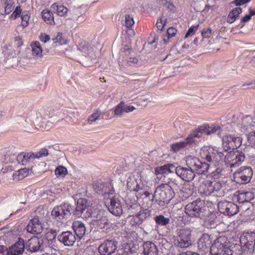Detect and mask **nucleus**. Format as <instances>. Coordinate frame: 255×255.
Returning a JSON list of instances; mask_svg holds the SVG:
<instances>
[{"instance_id": "39", "label": "nucleus", "mask_w": 255, "mask_h": 255, "mask_svg": "<svg viewBox=\"0 0 255 255\" xmlns=\"http://www.w3.org/2000/svg\"><path fill=\"white\" fill-rule=\"evenodd\" d=\"M128 205V212L129 216L137 214L138 212L141 210L139 204L131 203V204Z\"/></svg>"}, {"instance_id": "19", "label": "nucleus", "mask_w": 255, "mask_h": 255, "mask_svg": "<svg viewBox=\"0 0 255 255\" xmlns=\"http://www.w3.org/2000/svg\"><path fill=\"white\" fill-rule=\"evenodd\" d=\"M24 247L23 240H19L17 242L12 245L8 249L7 248V255H22Z\"/></svg>"}, {"instance_id": "60", "label": "nucleus", "mask_w": 255, "mask_h": 255, "mask_svg": "<svg viewBox=\"0 0 255 255\" xmlns=\"http://www.w3.org/2000/svg\"><path fill=\"white\" fill-rule=\"evenodd\" d=\"M247 239L250 245H251L253 243H255V233H251L250 234L248 235L247 236Z\"/></svg>"}, {"instance_id": "1", "label": "nucleus", "mask_w": 255, "mask_h": 255, "mask_svg": "<svg viewBox=\"0 0 255 255\" xmlns=\"http://www.w3.org/2000/svg\"><path fill=\"white\" fill-rule=\"evenodd\" d=\"M177 185L173 181L169 182V184H162L158 186L155 189L152 199H154L159 205L163 206L165 203H168L174 195V191L172 188L174 185Z\"/></svg>"}, {"instance_id": "61", "label": "nucleus", "mask_w": 255, "mask_h": 255, "mask_svg": "<svg viewBox=\"0 0 255 255\" xmlns=\"http://www.w3.org/2000/svg\"><path fill=\"white\" fill-rule=\"evenodd\" d=\"M177 30L174 27H170L167 29V33L168 35V39L173 37L176 33Z\"/></svg>"}, {"instance_id": "34", "label": "nucleus", "mask_w": 255, "mask_h": 255, "mask_svg": "<svg viewBox=\"0 0 255 255\" xmlns=\"http://www.w3.org/2000/svg\"><path fill=\"white\" fill-rule=\"evenodd\" d=\"M32 55L37 58L42 57V47L39 42H33L31 44Z\"/></svg>"}, {"instance_id": "29", "label": "nucleus", "mask_w": 255, "mask_h": 255, "mask_svg": "<svg viewBox=\"0 0 255 255\" xmlns=\"http://www.w3.org/2000/svg\"><path fill=\"white\" fill-rule=\"evenodd\" d=\"M221 127L219 126H209L208 124H204L203 126L199 127V130L203 132L206 135H211L220 130Z\"/></svg>"}, {"instance_id": "31", "label": "nucleus", "mask_w": 255, "mask_h": 255, "mask_svg": "<svg viewBox=\"0 0 255 255\" xmlns=\"http://www.w3.org/2000/svg\"><path fill=\"white\" fill-rule=\"evenodd\" d=\"M35 158L34 153H21L17 156V161L18 163L22 165H26L29 161V159Z\"/></svg>"}, {"instance_id": "54", "label": "nucleus", "mask_w": 255, "mask_h": 255, "mask_svg": "<svg viewBox=\"0 0 255 255\" xmlns=\"http://www.w3.org/2000/svg\"><path fill=\"white\" fill-rule=\"evenodd\" d=\"M212 185L214 193L220 192L222 188V184L220 182L215 181H212Z\"/></svg>"}, {"instance_id": "3", "label": "nucleus", "mask_w": 255, "mask_h": 255, "mask_svg": "<svg viewBox=\"0 0 255 255\" xmlns=\"http://www.w3.org/2000/svg\"><path fill=\"white\" fill-rule=\"evenodd\" d=\"M81 52V62L85 66H89L95 61L97 56L93 48L86 43H81L78 48Z\"/></svg>"}, {"instance_id": "9", "label": "nucleus", "mask_w": 255, "mask_h": 255, "mask_svg": "<svg viewBox=\"0 0 255 255\" xmlns=\"http://www.w3.org/2000/svg\"><path fill=\"white\" fill-rule=\"evenodd\" d=\"M223 146L225 151L235 149L239 147L242 143L241 138L231 135H226L223 137Z\"/></svg>"}, {"instance_id": "10", "label": "nucleus", "mask_w": 255, "mask_h": 255, "mask_svg": "<svg viewBox=\"0 0 255 255\" xmlns=\"http://www.w3.org/2000/svg\"><path fill=\"white\" fill-rule=\"evenodd\" d=\"M191 244L190 230L187 229L180 230L175 245L181 248H186Z\"/></svg>"}, {"instance_id": "12", "label": "nucleus", "mask_w": 255, "mask_h": 255, "mask_svg": "<svg viewBox=\"0 0 255 255\" xmlns=\"http://www.w3.org/2000/svg\"><path fill=\"white\" fill-rule=\"evenodd\" d=\"M117 242L115 240H106L98 248V251L101 255H111L117 250Z\"/></svg>"}, {"instance_id": "17", "label": "nucleus", "mask_w": 255, "mask_h": 255, "mask_svg": "<svg viewBox=\"0 0 255 255\" xmlns=\"http://www.w3.org/2000/svg\"><path fill=\"white\" fill-rule=\"evenodd\" d=\"M58 239L66 246H72L76 240L75 234L70 231L63 232L58 237Z\"/></svg>"}, {"instance_id": "38", "label": "nucleus", "mask_w": 255, "mask_h": 255, "mask_svg": "<svg viewBox=\"0 0 255 255\" xmlns=\"http://www.w3.org/2000/svg\"><path fill=\"white\" fill-rule=\"evenodd\" d=\"M42 18L48 24L54 23V17L53 13L47 10H43L42 12Z\"/></svg>"}, {"instance_id": "28", "label": "nucleus", "mask_w": 255, "mask_h": 255, "mask_svg": "<svg viewBox=\"0 0 255 255\" xmlns=\"http://www.w3.org/2000/svg\"><path fill=\"white\" fill-rule=\"evenodd\" d=\"M192 143L193 140L191 137H187L183 141L171 144V147L174 151L177 152Z\"/></svg>"}, {"instance_id": "22", "label": "nucleus", "mask_w": 255, "mask_h": 255, "mask_svg": "<svg viewBox=\"0 0 255 255\" xmlns=\"http://www.w3.org/2000/svg\"><path fill=\"white\" fill-rule=\"evenodd\" d=\"M153 175V171L148 169H143L140 172L139 181L142 185H144L145 189L148 187V183L151 179Z\"/></svg>"}, {"instance_id": "57", "label": "nucleus", "mask_w": 255, "mask_h": 255, "mask_svg": "<svg viewBox=\"0 0 255 255\" xmlns=\"http://www.w3.org/2000/svg\"><path fill=\"white\" fill-rule=\"evenodd\" d=\"M222 169L217 168L215 171L211 173V176L214 178H218L222 175Z\"/></svg>"}, {"instance_id": "20", "label": "nucleus", "mask_w": 255, "mask_h": 255, "mask_svg": "<svg viewBox=\"0 0 255 255\" xmlns=\"http://www.w3.org/2000/svg\"><path fill=\"white\" fill-rule=\"evenodd\" d=\"M108 208L109 211L113 215L119 216L123 213L121 203L118 198L111 199L110 204L109 205Z\"/></svg>"}, {"instance_id": "41", "label": "nucleus", "mask_w": 255, "mask_h": 255, "mask_svg": "<svg viewBox=\"0 0 255 255\" xmlns=\"http://www.w3.org/2000/svg\"><path fill=\"white\" fill-rule=\"evenodd\" d=\"M216 219V216L214 213H210L205 219V225L208 228H213L214 226V221Z\"/></svg>"}, {"instance_id": "35", "label": "nucleus", "mask_w": 255, "mask_h": 255, "mask_svg": "<svg viewBox=\"0 0 255 255\" xmlns=\"http://www.w3.org/2000/svg\"><path fill=\"white\" fill-rule=\"evenodd\" d=\"M51 9L54 12L56 13L60 16H65L68 12V8L63 5H58L56 3H54L51 7Z\"/></svg>"}, {"instance_id": "53", "label": "nucleus", "mask_w": 255, "mask_h": 255, "mask_svg": "<svg viewBox=\"0 0 255 255\" xmlns=\"http://www.w3.org/2000/svg\"><path fill=\"white\" fill-rule=\"evenodd\" d=\"M248 140L249 143L252 146H255V132L251 131L248 135Z\"/></svg>"}, {"instance_id": "62", "label": "nucleus", "mask_w": 255, "mask_h": 255, "mask_svg": "<svg viewBox=\"0 0 255 255\" xmlns=\"http://www.w3.org/2000/svg\"><path fill=\"white\" fill-rule=\"evenodd\" d=\"M124 112L127 113L131 112L136 109V108L133 106H130V105L128 106V105H126L125 102H124Z\"/></svg>"}, {"instance_id": "44", "label": "nucleus", "mask_w": 255, "mask_h": 255, "mask_svg": "<svg viewBox=\"0 0 255 255\" xmlns=\"http://www.w3.org/2000/svg\"><path fill=\"white\" fill-rule=\"evenodd\" d=\"M101 111L97 110L91 115H90L88 119V123L90 125L98 120L101 116Z\"/></svg>"}, {"instance_id": "25", "label": "nucleus", "mask_w": 255, "mask_h": 255, "mask_svg": "<svg viewBox=\"0 0 255 255\" xmlns=\"http://www.w3.org/2000/svg\"><path fill=\"white\" fill-rule=\"evenodd\" d=\"M144 255H158V250L154 243L146 242L143 245Z\"/></svg>"}, {"instance_id": "18", "label": "nucleus", "mask_w": 255, "mask_h": 255, "mask_svg": "<svg viewBox=\"0 0 255 255\" xmlns=\"http://www.w3.org/2000/svg\"><path fill=\"white\" fill-rule=\"evenodd\" d=\"M28 232L34 234H39L42 231L43 228L38 217H34L29 222L26 227Z\"/></svg>"}, {"instance_id": "26", "label": "nucleus", "mask_w": 255, "mask_h": 255, "mask_svg": "<svg viewBox=\"0 0 255 255\" xmlns=\"http://www.w3.org/2000/svg\"><path fill=\"white\" fill-rule=\"evenodd\" d=\"M127 187L130 191H134L137 193L140 190L145 189L144 185H142L140 181H138L135 179L130 178L128 181Z\"/></svg>"}, {"instance_id": "33", "label": "nucleus", "mask_w": 255, "mask_h": 255, "mask_svg": "<svg viewBox=\"0 0 255 255\" xmlns=\"http://www.w3.org/2000/svg\"><path fill=\"white\" fill-rule=\"evenodd\" d=\"M242 8L240 7H236L233 8L229 13L227 21L229 23H233L239 16L242 12Z\"/></svg>"}, {"instance_id": "24", "label": "nucleus", "mask_w": 255, "mask_h": 255, "mask_svg": "<svg viewBox=\"0 0 255 255\" xmlns=\"http://www.w3.org/2000/svg\"><path fill=\"white\" fill-rule=\"evenodd\" d=\"M74 230V234L78 237L81 239L86 233V227L85 225L79 221H74L72 226Z\"/></svg>"}, {"instance_id": "51", "label": "nucleus", "mask_w": 255, "mask_h": 255, "mask_svg": "<svg viewBox=\"0 0 255 255\" xmlns=\"http://www.w3.org/2000/svg\"><path fill=\"white\" fill-rule=\"evenodd\" d=\"M108 219L107 217L105 218V220L104 221H102L101 220H98V221H96L93 224L95 225H96L98 227V229H104L105 227V225L107 224Z\"/></svg>"}, {"instance_id": "55", "label": "nucleus", "mask_w": 255, "mask_h": 255, "mask_svg": "<svg viewBox=\"0 0 255 255\" xmlns=\"http://www.w3.org/2000/svg\"><path fill=\"white\" fill-rule=\"evenodd\" d=\"M125 202L128 205L131 204V203H134L135 200L134 196L131 193H128L125 198Z\"/></svg>"}, {"instance_id": "49", "label": "nucleus", "mask_w": 255, "mask_h": 255, "mask_svg": "<svg viewBox=\"0 0 255 255\" xmlns=\"http://www.w3.org/2000/svg\"><path fill=\"white\" fill-rule=\"evenodd\" d=\"M30 172L31 170H30L29 168H24L19 169L18 171V176H19V179H22L25 177H26L29 175Z\"/></svg>"}, {"instance_id": "37", "label": "nucleus", "mask_w": 255, "mask_h": 255, "mask_svg": "<svg viewBox=\"0 0 255 255\" xmlns=\"http://www.w3.org/2000/svg\"><path fill=\"white\" fill-rule=\"evenodd\" d=\"M255 125V122L251 117H247L242 120V126L244 130H249L252 127Z\"/></svg>"}, {"instance_id": "5", "label": "nucleus", "mask_w": 255, "mask_h": 255, "mask_svg": "<svg viewBox=\"0 0 255 255\" xmlns=\"http://www.w3.org/2000/svg\"><path fill=\"white\" fill-rule=\"evenodd\" d=\"M245 154L238 150L230 151L225 157V162L227 166L237 167L245 160Z\"/></svg>"}, {"instance_id": "48", "label": "nucleus", "mask_w": 255, "mask_h": 255, "mask_svg": "<svg viewBox=\"0 0 255 255\" xmlns=\"http://www.w3.org/2000/svg\"><path fill=\"white\" fill-rule=\"evenodd\" d=\"M167 169V165L156 168L155 169V174L157 175H161V176H158V178H161L162 174L168 173V172Z\"/></svg>"}, {"instance_id": "64", "label": "nucleus", "mask_w": 255, "mask_h": 255, "mask_svg": "<svg viewBox=\"0 0 255 255\" xmlns=\"http://www.w3.org/2000/svg\"><path fill=\"white\" fill-rule=\"evenodd\" d=\"M53 40L54 43H59V44H62L63 43L62 34L59 33H58L56 37L53 39Z\"/></svg>"}, {"instance_id": "30", "label": "nucleus", "mask_w": 255, "mask_h": 255, "mask_svg": "<svg viewBox=\"0 0 255 255\" xmlns=\"http://www.w3.org/2000/svg\"><path fill=\"white\" fill-rule=\"evenodd\" d=\"M225 255H242L243 251L239 244H236L230 247H227Z\"/></svg>"}, {"instance_id": "23", "label": "nucleus", "mask_w": 255, "mask_h": 255, "mask_svg": "<svg viewBox=\"0 0 255 255\" xmlns=\"http://www.w3.org/2000/svg\"><path fill=\"white\" fill-rule=\"evenodd\" d=\"M200 154L202 158L206 159L208 162H213L214 160V153L208 146L203 147L200 150Z\"/></svg>"}, {"instance_id": "58", "label": "nucleus", "mask_w": 255, "mask_h": 255, "mask_svg": "<svg viewBox=\"0 0 255 255\" xmlns=\"http://www.w3.org/2000/svg\"><path fill=\"white\" fill-rule=\"evenodd\" d=\"M211 29L210 28L204 29L202 31V36L203 38H209L211 35Z\"/></svg>"}, {"instance_id": "4", "label": "nucleus", "mask_w": 255, "mask_h": 255, "mask_svg": "<svg viewBox=\"0 0 255 255\" xmlns=\"http://www.w3.org/2000/svg\"><path fill=\"white\" fill-rule=\"evenodd\" d=\"M204 206L203 201L197 199L186 205L185 212L189 217L199 218Z\"/></svg>"}, {"instance_id": "14", "label": "nucleus", "mask_w": 255, "mask_h": 255, "mask_svg": "<svg viewBox=\"0 0 255 255\" xmlns=\"http://www.w3.org/2000/svg\"><path fill=\"white\" fill-rule=\"evenodd\" d=\"M105 213L103 210H100L94 207L88 209L87 212L85 214V216L88 218H92V222L94 223L98 220L104 221L105 220L106 216L104 215Z\"/></svg>"}, {"instance_id": "46", "label": "nucleus", "mask_w": 255, "mask_h": 255, "mask_svg": "<svg viewBox=\"0 0 255 255\" xmlns=\"http://www.w3.org/2000/svg\"><path fill=\"white\" fill-rule=\"evenodd\" d=\"M55 174L57 176L64 177L68 174V171L66 167L63 166H58L55 170Z\"/></svg>"}, {"instance_id": "21", "label": "nucleus", "mask_w": 255, "mask_h": 255, "mask_svg": "<svg viewBox=\"0 0 255 255\" xmlns=\"http://www.w3.org/2000/svg\"><path fill=\"white\" fill-rule=\"evenodd\" d=\"M136 197L143 205L146 204L147 206L154 200L152 199L153 195L145 189L140 190L136 193Z\"/></svg>"}, {"instance_id": "47", "label": "nucleus", "mask_w": 255, "mask_h": 255, "mask_svg": "<svg viewBox=\"0 0 255 255\" xmlns=\"http://www.w3.org/2000/svg\"><path fill=\"white\" fill-rule=\"evenodd\" d=\"M22 22L21 25L23 27L27 26L30 18V15L28 11H24L22 13L21 15Z\"/></svg>"}, {"instance_id": "6", "label": "nucleus", "mask_w": 255, "mask_h": 255, "mask_svg": "<svg viewBox=\"0 0 255 255\" xmlns=\"http://www.w3.org/2000/svg\"><path fill=\"white\" fill-rule=\"evenodd\" d=\"M253 171L250 167H241L234 173L235 181L237 183H244L250 181Z\"/></svg>"}, {"instance_id": "40", "label": "nucleus", "mask_w": 255, "mask_h": 255, "mask_svg": "<svg viewBox=\"0 0 255 255\" xmlns=\"http://www.w3.org/2000/svg\"><path fill=\"white\" fill-rule=\"evenodd\" d=\"M155 223L160 226H166L170 223V219L166 218L163 215H159L154 218Z\"/></svg>"}, {"instance_id": "45", "label": "nucleus", "mask_w": 255, "mask_h": 255, "mask_svg": "<svg viewBox=\"0 0 255 255\" xmlns=\"http://www.w3.org/2000/svg\"><path fill=\"white\" fill-rule=\"evenodd\" d=\"M124 102L121 101L115 108L114 114L117 117H122L124 112Z\"/></svg>"}, {"instance_id": "59", "label": "nucleus", "mask_w": 255, "mask_h": 255, "mask_svg": "<svg viewBox=\"0 0 255 255\" xmlns=\"http://www.w3.org/2000/svg\"><path fill=\"white\" fill-rule=\"evenodd\" d=\"M48 154V152L46 149H42L39 152L36 153L35 155V158H39L42 156H45Z\"/></svg>"}, {"instance_id": "13", "label": "nucleus", "mask_w": 255, "mask_h": 255, "mask_svg": "<svg viewBox=\"0 0 255 255\" xmlns=\"http://www.w3.org/2000/svg\"><path fill=\"white\" fill-rule=\"evenodd\" d=\"M175 172L182 179L187 182L192 180L195 176V173L189 167L179 166L176 167Z\"/></svg>"}, {"instance_id": "32", "label": "nucleus", "mask_w": 255, "mask_h": 255, "mask_svg": "<svg viewBox=\"0 0 255 255\" xmlns=\"http://www.w3.org/2000/svg\"><path fill=\"white\" fill-rule=\"evenodd\" d=\"M211 244L210 237L207 234H204L200 239L198 246L203 250L207 249Z\"/></svg>"}, {"instance_id": "27", "label": "nucleus", "mask_w": 255, "mask_h": 255, "mask_svg": "<svg viewBox=\"0 0 255 255\" xmlns=\"http://www.w3.org/2000/svg\"><path fill=\"white\" fill-rule=\"evenodd\" d=\"M41 242L42 240L36 237L31 238L27 243L28 250L31 252L37 251L40 247Z\"/></svg>"}, {"instance_id": "7", "label": "nucleus", "mask_w": 255, "mask_h": 255, "mask_svg": "<svg viewBox=\"0 0 255 255\" xmlns=\"http://www.w3.org/2000/svg\"><path fill=\"white\" fill-rule=\"evenodd\" d=\"M226 238L221 236L217 238L210 247V253L212 255H225L227 245Z\"/></svg>"}, {"instance_id": "50", "label": "nucleus", "mask_w": 255, "mask_h": 255, "mask_svg": "<svg viewBox=\"0 0 255 255\" xmlns=\"http://www.w3.org/2000/svg\"><path fill=\"white\" fill-rule=\"evenodd\" d=\"M126 25L128 27L132 26L134 21L133 20V17L129 14H127L125 17Z\"/></svg>"}, {"instance_id": "56", "label": "nucleus", "mask_w": 255, "mask_h": 255, "mask_svg": "<svg viewBox=\"0 0 255 255\" xmlns=\"http://www.w3.org/2000/svg\"><path fill=\"white\" fill-rule=\"evenodd\" d=\"M203 132H201V131L199 130V128H198V130H195L194 131H193L190 135H189L187 137H191L192 140H193V143L194 142V137H200L201 135H200V133H202Z\"/></svg>"}, {"instance_id": "63", "label": "nucleus", "mask_w": 255, "mask_h": 255, "mask_svg": "<svg viewBox=\"0 0 255 255\" xmlns=\"http://www.w3.org/2000/svg\"><path fill=\"white\" fill-rule=\"evenodd\" d=\"M22 12L20 6H17L16 7L14 11L13 12L11 16L12 17L16 18L18 16H19Z\"/></svg>"}, {"instance_id": "36", "label": "nucleus", "mask_w": 255, "mask_h": 255, "mask_svg": "<svg viewBox=\"0 0 255 255\" xmlns=\"http://www.w3.org/2000/svg\"><path fill=\"white\" fill-rule=\"evenodd\" d=\"M200 190H203V193L206 195H210L212 193H214L212 181H206L200 186Z\"/></svg>"}, {"instance_id": "11", "label": "nucleus", "mask_w": 255, "mask_h": 255, "mask_svg": "<svg viewBox=\"0 0 255 255\" xmlns=\"http://www.w3.org/2000/svg\"><path fill=\"white\" fill-rule=\"evenodd\" d=\"M73 211V207L68 204H64L55 207L51 212V215L55 220L58 221L69 215Z\"/></svg>"}, {"instance_id": "8", "label": "nucleus", "mask_w": 255, "mask_h": 255, "mask_svg": "<svg viewBox=\"0 0 255 255\" xmlns=\"http://www.w3.org/2000/svg\"><path fill=\"white\" fill-rule=\"evenodd\" d=\"M219 211L227 216H233L239 212L238 206L233 202L227 201H220L218 204Z\"/></svg>"}, {"instance_id": "52", "label": "nucleus", "mask_w": 255, "mask_h": 255, "mask_svg": "<svg viewBox=\"0 0 255 255\" xmlns=\"http://www.w3.org/2000/svg\"><path fill=\"white\" fill-rule=\"evenodd\" d=\"M166 22V19L165 18L163 19L161 18L158 19L156 24V27L158 28V29L160 30H162L164 26L165 25Z\"/></svg>"}, {"instance_id": "43", "label": "nucleus", "mask_w": 255, "mask_h": 255, "mask_svg": "<svg viewBox=\"0 0 255 255\" xmlns=\"http://www.w3.org/2000/svg\"><path fill=\"white\" fill-rule=\"evenodd\" d=\"M108 184L105 183L100 184V186H99V188H100V189H99V191H97L99 194L104 195L106 198L109 196L110 194H113V192H109L108 190Z\"/></svg>"}, {"instance_id": "2", "label": "nucleus", "mask_w": 255, "mask_h": 255, "mask_svg": "<svg viewBox=\"0 0 255 255\" xmlns=\"http://www.w3.org/2000/svg\"><path fill=\"white\" fill-rule=\"evenodd\" d=\"M186 165L191 169L194 173L196 172L199 174H205L209 168V164L202 162L196 157L189 155L186 158Z\"/></svg>"}, {"instance_id": "15", "label": "nucleus", "mask_w": 255, "mask_h": 255, "mask_svg": "<svg viewBox=\"0 0 255 255\" xmlns=\"http://www.w3.org/2000/svg\"><path fill=\"white\" fill-rule=\"evenodd\" d=\"M87 201L84 199H80L78 200L76 207L75 209L73 208V211L71 214H73L78 216H82L83 218H87L85 216L88 209L92 208V206L87 205Z\"/></svg>"}, {"instance_id": "42", "label": "nucleus", "mask_w": 255, "mask_h": 255, "mask_svg": "<svg viewBox=\"0 0 255 255\" xmlns=\"http://www.w3.org/2000/svg\"><path fill=\"white\" fill-rule=\"evenodd\" d=\"M253 198L254 196L252 193L248 192L239 194L238 200L241 203H244L245 202H249Z\"/></svg>"}, {"instance_id": "16", "label": "nucleus", "mask_w": 255, "mask_h": 255, "mask_svg": "<svg viewBox=\"0 0 255 255\" xmlns=\"http://www.w3.org/2000/svg\"><path fill=\"white\" fill-rule=\"evenodd\" d=\"M149 215L150 212L147 209L140 210L137 214L130 216L132 217L130 220V223L133 226L140 225Z\"/></svg>"}]
</instances>
